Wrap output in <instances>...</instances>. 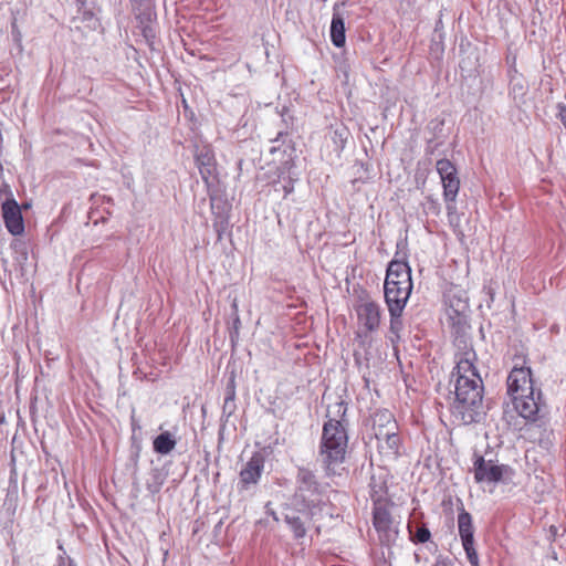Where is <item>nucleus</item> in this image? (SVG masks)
<instances>
[{"mask_svg": "<svg viewBox=\"0 0 566 566\" xmlns=\"http://www.w3.org/2000/svg\"><path fill=\"white\" fill-rule=\"evenodd\" d=\"M454 329L455 367L451 373L454 380L455 398L451 406L453 419L463 426L481 422L486 411L483 405V380L475 366L478 359L471 338L465 328Z\"/></svg>", "mask_w": 566, "mask_h": 566, "instance_id": "nucleus-1", "label": "nucleus"}, {"mask_svg": "<svg viewBox=\"0 0 566 566\" xmlns=\"http://www.w3.org/2000/svg\"><path fill=\"white\" fill-rule=\"evenodd\" d=\"M347 403L343 400L329 407L323 423L319 458L327 474H336L345 462L348 449Z\"/></svg>", "mask_w": 566, "mask_h": 566, "instance_id": "nucleus-2", "label": "nucleus"}, {"mask_svg": "<svg viewBox=\"0 0 566 566\" xmlns=\"http://www.w3.org/2000/svg\"><path fill=\"white\" fill-rule=\"evenodd\" d=\"M295 483V492L290 499V503L304 510L311 517H323L324 514H327L328 499L325 486L312 470L300 467Z\"/></svg>", "mask_w": 566, "mask_h": 566, "instance_id": "nucleus-3", "label": "nucleus"}, {"mask_svg": "<svg viewBox=\"0 0 566 566\" xmlns=\"http://www.w3.org/2000/svg\"><path fill=\"white\" fill-rule=\"evenodd\" d=\"M377 427L375 428V437L378 442L379 452L387 458H397L400 448V437L398 434V426L390 412H382L377 416Z\"/></svg>", "mask_w": 566, "mask_h": 566, "instance_id": "nucleus-4", "label": "nucleus"}, {"mask_svg": "<svg viewBox=\"0 0 566 566\" xmlns=\"http://www.w3.org/2000/svg\"><path fill=\"white\" fill-rule=\"evenodd\" d=\"M472 471L476 483L493 486L501 482H505V478L513 474V470L510 465L499 464L491 459L486 460L483 455L476 453L473 458Z\"/></svg>", "mask_w": 566, "mask_h": 566, "instance_id": "nucleus-5", "label": "nucleus"}, {"mask_svg": "<svg viewBox=\"0 0 566 566\" xmlns=\"http://www.w3.org/2000/svg\"><path fill=\"white\" fill-rule=\"evenodd\" d=\"M512 402L517 413L528 421L542 420L548 413L543 392L535 387L526 394L514 396Z\"/></svg>", "mask_w": 566, "mask_h": 566, "instance_id": "nucleus-6", "label": "nucleus"}, {"mask_svg": "<svg viewBox=\"0 0 566 566\" xmlns=\"http://www.w3.org/2000/svg\"><path fill=\"white\" fill-rule=\"evenodd\" d=\"M458 532L462 547L471 566L479 565V555L474 547V526L472 516L462 506L458 513Z\"/></svg>", "mask_w": 566, "mask_h": 566, "instance_id": "nucleus-7", "label": "nucleus"}, {"mask_svg": "<svg viewBox=\"0 0 566 566\" xmlns=\"http://www.w3.org/2000/svg\"><path fill=\"white\" fill-rule=\"evenodd\" d=\"M283 521L286 523L291 532L293 533L294 539L298 541L304 538L307 533V523L315 522L322 517H311L306 512L293 503H286L281 512Z\"/></svg>", "mask_w": 566, "mask_h": 566, "instance_id": "nucleus-8", "label": "nucleus"}, {"mask_svg": "<svg viewBox=\"0 0 566 566\" xmlns=\"http://www.w3.org/2000/svg\"><path fill=\"white\" fill-rule=\"evenodd\" d=\"M437 172L443 188V199L457 198L460 189V179L455 166L449 159H439L436 164Z\"/></svg>", "mask_w": 566, "mask_h": 566, "instance_id": "nucleus-9", "label": "nucleus"}, {"mask_svg": "<svg viewBox=\"0 0 566 566\" xmlns=\"http://www.w3.org/2000/svg\"><path fill=\"white\" fill-rule=\"evenodd\" d=\"M1 209L3 222L8 232L14 237L21 235L24 232L21 206L11 196L2 202Z\"/></svg>", "mask_w": 566, "mask_h": 566, "instance_id": "nucleus-10", "label": "nucleus"}, {"mask_svg": "<svg viewBox=\"0 0 566 566\" xmlns=\"http://www.w3.org/2000/svg\"><path fill=\"white\" fill-rule=\"evenodd\" d=\"M264 470V457L261 452H254L242 467L239 473V490H248L250 485L256 484Z\"/></svg>", "mask_w": 566, "mask_h": 566, "instance_id": "nucleus-11", "label": "nucleus"}, {"mask_svg": "<svg viewBox=\"0 0 566 566\" xmlns=\"http://www.w3.org/2000/svg\"><path fill=\"white\" fill-rule=\"evenodd\" d=\"M297 180L298 172L295 170L294 161L289 159L277 167V178L272 181L273 191L283 192V198H286L294 191Z\"/></svg>", "mask_w": 566, "mask_h": 566, "instance_id": "nucleus-12", "label": "nucleus"}, {"mask_svg": "<svg viewBox=\"0 0 566 566\" xmlns=\"http://www.w3.org/2000/svg\"><path fill=\"white\" fill-rule=\"evenodd\" d=\"M507 394L511 399L534 388L530 367H514L507 376Z\"/></svg>", "mask_w": 566, "mask_h": 566, "instance_id": "nucleus-13", "label": "nucleus"}, {"mask_svg": "<svg viewBox=\"0 0 566 566\" xmlns=\"http://www.w3.org/2000/svg\"><path fill=\"white\" fill-rule=\"evenodd\" d=\"M196 164L205 184L210 187L217 180L214 153L210 146H203L196 153Z\"/></svg>", "mask_w": 566, "mask_h": 566, "instance_id": "nucleus-14", "label": "nucleus"}, {"mask_svg": "<svg viewBox=\"0 0 566 566\" xmlns=\"http://www.w3.org/2000/svg\"><path fill=\"white\" fill-rule=\"evenodd\" d=\"M412 287V282L394 283V285L384 284L385 301L388 308L405 310Z\"/></svg>", "mask_w": 566, "mask_h": 566, "instance_id": "nucleus-15", "label": "nucleus"}, {"mask_svg": "<svg viewBox=\"0 0 566 566\" xmlns=\"http://www.w3.org/2000/svg\"><path fill=\"white\" fill-rule=\"evenodd\" d=\"M357 316L368 332H375L380 325L381 308L376 302H365L357 307Z\"/></svg>", "mask_w": 566, "mask_h": 566, "instance_id": "nucleus-16", "label": "nucleus"}, {"mask_svg": "<svg viewBox=\"0 0 566 566\" xmlns=\"http://www.w3.org/2000/svg\"><path fill=\"white\" fill-rule=\"evenodd\" d=\"M400 282L402 284L412 282L411 268L407 261L394 259L388 263L384 284L394 285Z\"/></svg>", "mask_w": 566, "mask_h": 566, "instance_id": "nucleus-17", "label": "nucleus"}, {"mask_svg": "<svg viewBox=\"0 0 566 566\" xmlns=\"http://www.w3.org/2000/svg\"><path fill=\"white\" fill-rule=\"evenodd\" d=\"M369 495L374 505L386 504L388 495L387 473H373L369 481Z\"/></svg>", "mask_w": 566, "mask_h": 566, "instance_id": "nucleus-18", "label": "nucleus"}, {"mask_svg": "<svg viewBox=\"0 0 566 566\" xmlns=\"http://www.w3.org/2000/svg\"><path fill=\"white\" fill-rule=\"evenodd\" d=\"M468 302L462 297H454L449 301V318L452 326H458V329L468 327L467 317L463 314L468 310Z\"/></svg>", "mask_w": 566, "mask_h": 566, "instance_id": "nucleus-19", "label": "nucleus"}, {"mask_svg": "<svg viewBox=\"0 0 566 566\" xmlns=\"http://www.w3.org/2000/svg\"><path fill=\"white\" fill-rule=\"evenodd\" d=\"M509 93L513 97L514 101L521 102L524 99L527 93V85L525 83L524 76L517 72L515 67L509 70Z\"/></svg>", "mask_w": 566, "mask_h": 566, "instance_id": "nucleus-20", "label": "nucleus"}, {"mask_svg": "<svg viewBox=\"0 0 566 566\" xmlns=\"http://www.w3.org/2000/svg\"><path fill=\"white\" fill-rule=\"evenodd\" d=\"M373 523L378 533L389 535L391 531V515L385 504L374 505Z\"/></svg>", "mask_w": 566, "mask_h": 566, "instance_id": "nucleus-21", "label": "nucleus"}, {"mask_svg": "<svg viewBox=\"0 0 566 566\" xmlns=\"http://www.w3.org/2000/svg\"><path fill=\"white\" fill-rule=\"evenodd\" d=\"M408 533L410 541L413 544H426L430 543L433 548H437V545L433 542H430L431 532L428 526L423 523L412 522L408 524Z\"/></svg>", "mask_w": 566, "mask_h": 566, "instance_id": "nucleus-22", "label": "nucleus"}, {"mask_svg": "<svg viewBox=\"0 0 566 566\" xmlns=\"http://www.w3.org/2000/svg\"><path fill=\"white\" fill-rule=\"evenodd\" d=\"M329 32L333 45L336 48H343L346 42V29L344 19L338 13L333 14Z\"/></svg>", "mask_w": 566, "mask_h": 566, "instance_id": "nucleus-23", "label": "nucleus"}, {"mask_svg": "<svg viewBox=\"0 0 566 566\" xmlns=\"http://www.w3.org/2000/svg\"><path fill=\"white\" fill-rule=\"evenodd\" d=\"M177 446V440L170 431L159 433L153 441V449L157 454L167 455Z\"/></svg>", "mask_w": 566, "mask_h": 566, "instance_id": "nucleus-24", "label": "nucleus"}, {"mask_svg": "<svg viewBox=\"0 0 566 566\" xmlns=\"http://www.w3.org/2000/svg\"><path fill=\"white\" fill-rule=\"evenodd\" d=\"M235 388L233 379L227 386L226 397L222 407V416L229 419L235 410Z\"/></svg>", "mask_w": 566, "mask_h": 566, "instance_id": "nucleus-25", "label": "nucleus"}, {"mask_svg": "<svg viewBox=\"0 0 566 566\" xmlns=\"http://www.w3.org/2000/svg\"><path fill=\"white\" fill-rule=\"evenodd\" d=\"M229 228V219L223 213H217L214 221H213V229L217 233L218 241H221L223 238L224 232Z\"/></svg>", "mask_w": 566, "mask_h": 566, "instance_id": "nucleus-26", "label": "nucleus"}, {"mask_svg": "<svg viewBox=\"0 0 566 566\" xmlns=\"http://www.w3.org/2000/svg\"><path fill=\"white\" fill-rule=\"evenodd\" d=\"M390 315V332L395 335H399L402 329L401 314L403 310L388 308Z\"/></svg>", "mask_w": 566, "mask_h": 566, "instance_id": "nucleus-27", "label": "nucleus"}, {"mask_svg": "<svg viewBox=\"0 0 566 566\" xmlns=\"http://www.w3.org/2000/svg\"><path fill=\"white\" fill-rule=\"evenodd\" d=\"M163 484H164V479H163L161 474L158 471H156L153 475L151 481L147 482V490L153 494L158 493L160 491Z\"/></svg>", "mask_w": 566, "mask_h": 566, "instance_id": "nucleus-28", "label": "nucleus"}, {"mask_svg": "<svg viewBox=\"0 0 566 566\" xmlns=\"http://www.w3.org/2000/svg\"><path fill=\"white\" fill-rule=\"evenodd\" d=\"M424 211L428 214L438 216L440 213V203L437 199L428 197L424 203Z\"/></svg>", "mask_w": 566, "mask_h": 566, "instance_id": "nucleus-29", "label": "nucleus"}, {"mask_svg": "<svg viewBox=\"0 0 566 566\" xmlns=\"http://www.w3.org/2000/svg\"><path fill=\"white\" fill-rule=\"evenodd\" d=\"M287 138H289V133H286V132L277 133L276 137L272 142L275 144H279V145L273 146L271 148V153H275L276 150H280L281 146L285 145Z\"/></svg>", "mask_w": 566, "mask_h": 566, "instance_id": "nucleus-30", "label": "nucleus"}, {"mask_svg": "<svg viewBox=\"0 0 566 566\" xmlns=\"http://www.w3.org/2000/svg\"><path fill=\"white\" fill-rule=\"evenodd\" d=\"M455 200H457V198H453L452 200L444 199L446 209H447V212H448L451 223H452V216L455 213V210H457Z\"/></svg>", "mask_w": 566, "mask_h": 566, "instance_id": "nucleus-31", "label": "nucleus"}, {"mask_svg": "<svg viewBox=\"0 0 566 566\" xmlns=\"http://www.w3.org/2000/svg\"><path fill=\"white\" fill-rule=\"evenodd\" d=\"M54 566H77L75 562L69 556H59Z\"/></svg>", "mask_w": 566, "mask_h": 566, "instance_id": "nucleus-32", "label": "nucleus"}, {"mask_svg": "<svg viewBox=\"0 0 566 566\" xmlns=\"http://www.w3.org/2000/svg\"><path fill=\"white\" fill-rule=\"evenodd\" d=\"M433 566H453V563L448 557L439 556Z\"/></svg>", "mask_w": 566, "mask_h": 566, "instance_id": "nucleus-33", "label": "nucleus"}, {"mask_svg": "<svg viewBox=\"0 0 566 566\" xmlns=\"http://www.w3.org/2000/svg\"><path fill=\"white\" fill-rule=\"evenodd\" d=\"M334 134H335V137H338L342 143L347 139L346 129H336Z\"/></svg>", "mask_w": 566, "mask_h": 566, "instance_id": "nucleus-34", "label": "nucleus"}, {"mask_svg": "<svg viewBox=\"0 0 566 566\" xmlns=\"http://www.w3.org/2000/svg\"><path fill=\"white\" fill-rule=\"evenodd\" d=\"M140 429H142V427H140L139 422L133 416L132 417V430H133V433H135L137 430H140Z\"/></svg>", "mask_w": 566, "mask_h": 566, "instance_id": "nucleus-35", "label": "nucleus"}, {"mask_svg": "<svg viewBox=\"0 0 566 566\" xmlns=\"http://www.w3.org/2000/svg\"><path fill=\"white\" fill-rule=\"evenodd\" d=\"M268 514H270L273 517V520L276 522H279L282 517V515H279L276 512L270 511V510H268Z\"/></svg>", "mask_w": 566, "mask_h": 566, "instance_id": "nucleus-36", "label": "nucleus"}, {"mask_svg": "<svg viewBox=\"0 0 566 566\" xmlns=\"http://www.w3.org/2000/svg\"><path fill=\"white\" fill-rule=\"evenodd\" d=\"M357 336L360 338V340H359L360 346L365 347L367 344V338L366 337L363 338V336L360 334H358Z\"/></svg>", "mask_w": 566, "mask_h": 566, "instance_id": "nucleus-37", "label": "nucleus"}, {"mask_svg": "<svg viewBox=\"0 0 566 566\" xmlns=\"http://www.w3.org/2000/svg\"><path fill=\"white\" fill-rule=\"evenodd\" d=\"M138 458H139V449L136 450V452L134 453V457H133V460H134V463L135 465L137 464L138 462Z\"/></svg>", "mask_w": 566, "mask_h": 566, "instance_id": "nucleus-38", "label": "nucleus"}, {"mask_svg": "<svg viewBox=\"0 0 566 566\" xmlns=\"http://www.w3.org/2000/svg\"><path fill=\"white\" fill-rule=\"evenodd\" d=\"M74 1H75V3L78 6V8L84 7V6H85V3H86V0H74Z\"/></svg>", "mask_w": 566, "mask_h": 566, "instance_id": "nucleus-39", "label": "nucleus"}, {"mask_svg": "<svg viewBox=\"0 0 566 566\" xmlns=\"http://www.w3.org/2000/svg\"><path fill=\"white\" fill-rule=\"evenodd\" d=\"M415 560H416L417 563H420V554H419V552H416V553H415Z\"/></svg>", "mask_w": 566, "mask_h": 566, "instance_id": "nucleus-40", "label": "nucleus"}, {"mask_svg": "<svg viewBox=\"0 0 566 566\" xmlns=\"http://www.w3.org/2000/svg\"><path fill=\"white\" fill-rule=\"evenodd\" d=\"M287 149H290L291 151H293V150H294V149L289 145V146H286V148H285V149H283V153H286V151H287Z\"/></svg>", "mask_w": 566, "mask_h": 566, "instance_id": "nucleus-41", "label": "nucleus"}, {"mask_svg": "<svg viewBox=\"0 0 566 566\" xmlns=\"http://www.w3.org/2000/svg\"><path fill=\"white\" fill-rule=\"evenodd\" d=\"M355 360L358 363L359 361V357H358V354H355Z\"/></svg>", "mask_w": 566, "mask_h": 566, "instance_id": "nucleus-42", "label": "nucleus"}]
</instances>
